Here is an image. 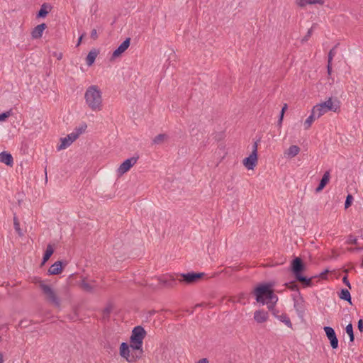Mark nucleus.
<instances>
[{
  "instance_id": "obj_36",
  "label": "nucleus",
  "mask_w": 363,
  "mask_h": 363,
  "mask_svg": "<svg viewBox=\"0 0 363 363\" xmlns=\"http://www.w3.org/2000/svg\"><path fill=\"white\" fill-rule=\"evenodd\" d=\"M315 26L313 25L307 32L306 35L303 37V38L302 39V42L304 43V42H306L308 40V39L310 38V37L312 35V33H313V30Z\"/></svg>"
},
{
  "instance_id": "obj_33",
  "label": "nucleus",
  "mask_w": 363,
  "mask_h": 363,
  "mask_svg": "<svg viewBox=\"0 0 363 363\" xmlns=\"http://www.w3.org/2000/svg\"><path fill=\"white\" fill-rule=\"evenodd\" d=\"M13 225H14V228H15L16 233L18 234V235L22 236L23 234L20 228V223L18 222V220L16 216L13 218Z\"/></svg>"
},
{
  "instance_id": "obj_43",
  "label": "nucleus",
  "mask_w": 363,
  "mask_h": 363,
  "mask_svg": "<svg viewBox=\"0 0 363 363\" xmlns=\"http://www.w3.org/2000/svg\"><path fill=\"white\" fill-rule=\"evenodd\" d=\"M357 327L360 332H363V320L362 319L359 320Z\"/></svg>"
},
{
  "instance_id": "obj_41",
  "label": "nucleus",
  "mask_w": 363,
  "mask_h": 363,
  "mask_svg": "<svg viewBox=\"0 0 363 363\" xmlns=\"http://www.w3.org/2000/svg\"><path fill=\"white\" fill-rule=\"evenodd\" d=\"M91 38L96 40L98 38L97 31L96 29H93L91 32Z\"/></svg>"
},
{
  "instance_id": "obj_25",
  "label": "nucleus",
  "mask_w": 363,
  "mask_h": 363,
  "mask_svg": "<svg viewBox=\"0 0 363 363\" xmlns=\"http://www.w3.org/2000/svg\"><path fill=\"white\" fill-rule=\"evenodd\" d=\"M97 57V52L96 50H91L86 58L87 65L91 66L95 61Z\"/></svg>"
},
{
  "instance_id": "obj_23",
  "label": "nucleus",
  "mask_w": 363,
  "mask_h": 363,
  "mask_svg": "<svg viewBox=\"0 0 363 363\" xmlns=\"http://www.w3.org/2000/svg\"><path fill=\"white\" fill-rule=\"evenodd\" d=\"M169 138V136L165 134H159L157 135L152 140V144L154 145H162L163 144L166 140H167Z\"/></svg>"
},
{
  "instance_id": "obj_28",
  "label": "nucleus",
  "mask_w": 363,
  "mask_h": 363,
  "mask_svg": "<svg viewBox=\"0 0 363 363\" xmlns=\"http://www.w3.org/2000/svg\"><path fill=\"white\" fill-rule=\"evenodd\" d=\"M339 296L341 299L348 301L349 303H352L351 302V295L350 291L346 289H342L340 291V294H339Z\"/></svg>"
},
{
  "instance_id": "obj_51",
  "label": "nucleus",
  "mask_w": 363,
  "mask_h": 363,
  "mask_svg": "<svg viewBox=\"0 0 363 363\" xmlns=\"http://www.w3.org/2000/svg\"><path fill=\"white\" fill-rule=\"evenodd\" d=\"M62 53H60V54L57 55V60H61V59H62Z\"/></svg>"
},
{
  "instance_id": "obj_22",
  "label": "nucleus",
  "mask_w": 363,
  "mask_h": 363,
  "mask_svg": "<svg viewBox=\"0 0 363 363\" xmlns=\"http://www.w3.org/2000/svg\"><path fill=\"white\" fill-rule=\"evenodd\" d=\"M159 283L164 286L172 288L176 285L175 279L171 278L169 279H165L162 277L158 279Z\"/></svg>"
},
{
  "instance_id": "obj_12",
  "label": "nucleus",
  "mask_w": 363,
  "mask_h": 363,
  "mask_svg": "<svg viewBox=\"0 0 363 363\" xmlns=\"http://www.w3.org/2000/svg\"><path fill=\"white\" fill-rule=\"evenodd\" d=\"M77 139V134L73 133L67 135V137L61 138V144L57 147L58 150H62L68 147L74 141Z\"/></svg>"
},
{
  "instance_id": "obj_20",
  "label": "nucleus",
  "mask_w": 363,
  "mask_h": 363,
  "mask_svg": "<svg viewBox=\"0 0 363 363\" xmlns=\"http://www.w3.org/2000/svg\"><path fill=\"white\" fill-rule=\"evenodd\" d=\"M296 4L300 7H304L306 4H320L323 5L324 4L323 0H297Z\"/></svg>"
},
{
  "instance_id": "obj_35",
  "label": "nucleus",
  "mask_w": 363,
  "mask_h": 363,
  "mask_svg": "<svg viewBox=\"0 0 363 363\" xmlns=\"http://www.w3.org/2000/svg\"><path fill=\"white\" fill-rule=\"evenodd\" d=\"M352 201H353V196L351 194H348L346 197V200L345 202V208H349L352 205Z\"/></svg>"
},
{
  "instance_id": "obj_40",
  "label": "nucleus",
  "mask_w": 363,
  "mask_h": 363,
  "mask_svg": "<svg viewBox=\"0 0 363 363\" xmlns=\"http://www.w3.org/2000/svg\"><path fill=\"white\" fill-rule=\"evenodd\" d=\"M342 281L343 283L347 286H348L350 289H351V284L347 279V276H345L343 278H342Z\"/></svg>"
},
{
  "instance_id": "obj_26",
  "label": "nucleus",
  "mask_w": 363,
  "mask_h": 363,
  "mask_svg": "<svg viewBox=\"0 0 363 363\" xmlns=\"http://www.w3.org/2000/svg\"><path fill=\"white\" fill-rule=\"evenodd\" d=\"M53 252H54V250H53L52 245H48L47 246L46 250H45L43 257V262H42L43 264H45L50 259V257L52 256Z\"/></svg>"
},
{
  "instance_id": "obj_48",
  "label": "nucleus",
  "mask_w": 363,
  "mask_h": 363,
  "mask_svg": "<svg viewBox=\"0 0 363 363\" xmlns=\"http://www.w3.org/2000/svg\"><path fill=\"white\" fill-rule=\"evenodd\" d=\"M196 363H208V360L206 358H203L199 360Z\"/></svg>"
},
{
  "instance_id": "obj_2",
  "label": "nucleus",
  "mask_w": 363,
  "mask_h": 363,
  "mask_svg": "<svg viewBox=\"0 0 363 363\" xmlns=\"http://www.w3.org/2000/svg\"><path fill=\"white\" fill-rule=\"evenodd\" d=\"M256 300L262 304H267L268 308L272 310L278 300V297L274 294L268 284L260 285L255 289Z\"/></svg>"
},
{
  "instance_id": "obj_37",
  "label": "nucleus",
  "mask_w": 363,
  "mask_h": 363,
  "mask_svg": "<svg viewBox=\"0 0 363 363\" xmlns=\"http://www.w3.org/2000/svg\"><path fill=\"white\" fill-rule=\"evenodd\" d=\"M347 243L357 245V238L356 237L353 236L352 235H350L348 236Z\"/></svg>"
},
{
  "instance_id": "obj_32",
  "label": "nucleus",
  "mask_w": 363,
  "mask_h": 363,
  "mask_svg": "<svg viewBox=\"0 0 363 363\" xmlns=\"http://www.w3.org/2000/svg\"><path fill=\"white\" fill-rule=\"evenodd\" d=\"M87 128V125L86 123L81 124L79 127H77L75 128V132H73L74 134H77V138L85 132L86 129Z\"/></svg>"
},
{
  "instance_id": "obj_27",
  "label": "nucleus",
  "mask_w": 363,
  "mask_h": 363,
  "mask_svg": "<svg viewBox=\"0 0 363 363\" xmlns=\"http://www.w3.org/2000/svg\"><path fill=\"white\" fill-rule=\"evenodd\" d=\"M315 118H318L317 114L314 113L313 111L312 110L311 114L305 121V129H308Z\"/></svg>"
},
{
  "instance_id": "obj_10",
  "label": "nucleus",
  "mask_w": 363,
  "mask_h": 363,
  "mask_svg": "<svg viewBox=\"0 0 363 363\" xmlns=\"http://www.w3.org/2000/svg\"><path fill=\"white\" fill-rule=\"evenodd\" d=\"M324 331L325 332L326 336L330 340V345L333 349H336L338 347V340L337 338L334 329L329 326H325L323 328Z\"/></svg>"
},
{
  "instance_id": "obj_1",
  "label": "nucleus",
  "mask_w": 363,
  "mask_h": 363,
  "mask_svg": "<svg viewBox=\"0 0 363 363\" xmlns=\"http://www.w3.org/2000/svg\"><path fill=\"white\" fill-rule=\"evenodd\" d=\"M86 104L93 111H99L102 109V93L96 85L89 86L84 94Z\"/></svg>"
},
{
  "instance_id": "obj_39",
  "label": "nucleus",
  "mask_w": 363,
  "mask_h": 363,
  "mask_svg": "<svg viewBox=\"0 0 363 363\" xmlns=\"http://www.w3.org/2000/svg\"><path fill=\"white\" fill-rule=\"evenodd\" d=\"M286 285L287 286V287L291 289L292 291L298 290V286L295 282H290V283L286 284Z\"/></svg>"
},
{
  "instance_id": "obj_42",
  "label": "nucleus",
  "mask_w": 363,
  "mask_h": 363,
  "mask_svg": "<svg viewBox=\"0 0 363 363\" xmlns=\"http://www.w3.org/2000/svg\"><path fill=\"white\" fill-rule=\"evenodd\" d=\"M294 307H295L296 310L298 312H302L303 311V308H302L301 305L300 303H298V302L294 303Z\"/></svg>"
},
{
  "instance_id": "obj_19",
  "label": "nucleus",
  "mask_w": 363,
  "mask_h": 363,
  "mask_svg": "<svg viewBox=\"0 0 363 363\" xmlns=\"http://www.w3.org/2000/svg\"><path fill=\"white\" fill-rule=\"evenodd\" d=\"M330 179V173L329 172H325L318 184L317 188L315 189L316 192L321 191L324 187L326 186V184L328 183Z\"/></svg>"
},
{
  "instance_id": "obj_21",
  "label": "nucleus",
  "mask_w": 363,
  "mask_h": 363,
  "mask_svg": "<svg viewBox=\"0 0 363 363\" xmlns=\"http://www.w3.org/2000/svg\"><path fill=\"white\" fill-rule=\"evenodd\" d=\"M300 147L297 145H291L287 150L286 155L288 157L292 158L296 156L300 152Z\"/></svg>"
},
{
  "instance_id": "obj_46",
  "label": "nucleus",
  "mask_w": 363,
  "mask_h": 363,
  "mask_svg": "<svg viewBox=\"0 0 363 363\" xmlns=\"http://www.w3.org/2000/svg\"><path fill=\"white\" fill-rule=\"evenodd\" d=\"M286 109H287V104H285L284 105V106L282 107V108H281V111L280 115H281V116H284V113H285V111H286Z\"/></svg>"
},
{
  "instance_id": "obj_3",
  "label": "nucleus",
  "mask_w": 363,
  "mask_h": 363,
  "mask_svg": "<svg viewBox=\"0 0 363 363\" xmlns=\"http://www.w3.org/2000/svg\"><path fill=\"white\" fill-rule=\"evenodd\" d=\"M145 335L146 332L143 327L136 326L133 328L130 338V347L133 352L136 350L138 353L143 354L142 346Z\"/></svg>"
},
{
  "instance_id": "obj_4",
  "label": "nucleus",
  "mask_w": 363,
  "mask_h": 363,
  "mask_svg": "<svg viewBox=\"0 0 363 363\" xmlns=\"http://www.w3.org/2000/svg\"><path fill=\"white\" fill-rule=\"evenodd\" d=\"M339 109L340 101L337 99L333 100L332 98H329L326 101L315 106L312 110L317 114V118H320L329 111L337 112Z\"/></svg>"
},
{
  "instance_id": "obj_9",
  "label": "nucleus",
  "mask_w": 363,
  "mask_h": 363,
  "mask_svg": "<svg viewBox=\"0 0 363 363\" xmlns=\"http://www.w3.org/2000/svg\"><path fill=\"white\" fill-rule=\"evenodd\" d=\"M305 269V264L300 257H295L291 264V270L294 275L297 277Z\"/></svg>"
},
{
  "instance_id": "obj_17",
  "label": "nucleus",
  "mask_w": 363,
  "mask_h": 363,
  "mask_svg": "<svg viewBox=\"0 0 363 363\" xmlns=\"http://www.w3.org/2000/svg\"><path fill=\"white\" fill-rule=\"evenodd\" d=\"M62 262L61 261H57L55 262L49 269L48 272L49 274L51 275H57L62 272Z\"/></svg>"
},
{
  "instance_id": "obj_50",
  "label": "nucleus",
  "mask_w": 363,
  "mask_h": 363,
  "mask_svg": "<svg viewBox=\"0 0 363 363\" xmlns=\"http://www.w3.org/2000/svg\"><path fill=\"white\" fill-rule=\"evenodd\" d=\"M82 38H83V35H81V36L79 37V40H78L77 45H79L80 44V43H81V41H82Z\"/></svg>"
},
{
  "instance_id": "obj_49",
  "label": "nucleus",
  "mask_w": 363,
  "mask_h": 363,
  "mask_svg": "<svg viewBox=\"0 0 363 363\" xmlns=\"http://www.w3.org/2000/svg\"><path fill=\"white\" fill-rule=\"evenodd\" d=\"M3 362H4L3 354H1V352H0V363H3Z\"/></svg>"
},
{
  "instance_id": "obj_24",
  "label": "nucleus",
  "mask_w": 363,
  "mask_h": 363,
  "mask_svg": "<svg viewBox=\"0 0 363 363\" xmlns=\"http://www.w3.org/2000/svg\"><path fill=\"white\" fill-rule=\"evenodd\" d=\"M296 280L302 283L304 286H311L312 285V280L311 278H307L301 274L296 277Z\"/></svg>"
},
{
  "instance_id": "obj_7",
  "label": "nucleus",
  "mask_w": 363,
  "mask_h": 363,
  "mask_svg": "<svg viewBox=\"0 0 363 363\" xmlns=\"http://www.w3.org/2000/svg\"><path fill=\"white\" fill-rule=\"evenodd\" d=\"M205 274L201 273H196V272H188L186 274H180L177 275V279L180 282H184L186 284H192L197 282L201 278L204 277Z\"/></svg>"
},
{
  "instance_id": "obj_31",
  "label": "nucleus",
  "mask_w": 363,
  "mask_h": 363,
  "mask_svg": "<svg viewBox=\"0 0 363 363\" xmlns=\"http://www.w3.org/2000/svg\"><path fill=\"white\" fill-rule=\"evenodd\" d=\"M345 330H346V333L348 334V335L350 336V342H353L354 340V332H353V327H352V325L351 323L348 324L347 326H346V328H345Z\"/></svg>"
},
{
  "instance_id": "obj_11",
  "label": "nucleus",
  "mask_w": 363,
  "mask_h": 363,
  "mask_svg": "<svg viewBox=\"0 0 363 363\" xmlns=\"http://www.w3.org/2000/svg\"><path fill=\"white\" fill-rule=\"evenodd\" d=\"M138 157H130L125 160L118 168V173L122 175L127 172L137 162Z\"/></svg>"
},
{
  "instance_id": "obj_16",
  "label": "nucleus",
  "mask_w": 363,
  "mask_h": 363,
  "mask_svg": "<svg viewBox=\"0 0 363 363\" xmlns=\"http://www.w3.org/2000/svg\"><path fill=\"white\" fill-rule=\"evenodd\" d=\"M0 162L8 166H12L13 164V159L10 153L2 152L0 153Z\"/></svg>"
},
{
  "instance_id": "obj_14",
  "label": "nucleus",
  "mask_w": 363,
  "mask_h": 363,
  "mask_svg": "<svg viewBox=\"0 0 363 363\" xmlns=\"http://www.w3.org/2000/svg\"><path fill=\"white\" fill-rule=\"evenodd\" d=\"M45 23H41L35 27L31 33L32 38L38 39L42 37L43 30L46 28Z\"/></svg>"
},
{
  "instance_id": "obj_30",
  "label": "nucleus",
  "mask_w": 363,
  "mask_h": 363,
  "mask_svg": "<svg viewBox=\"0 0 363 363\" xmlns=\"http://www.w3.org/2000/svg\"><path fill=\"white\" fill-rule=\"evenodd\" d=\"M339 45V44L337 43V45H335L328 52V64L330 63H332V61H333V57L335 56V55L337 54V46Z\"/></svg>"
},
{
  "instance_id": "obj_47",
  "label": "nucleus",
  "mask_w": 363,
  "mask_h": 363,
  "mask_svg": "<svg viewBox=\"0 0 363 363\" xmlns=\"http://www.w3.org/2000/svg\"><path fill=\"white\" fill-rule=\"evenodd\" d=\"M283 118H284V116H281V115H280V116H279V120H278V121H277V125H278V126L281 127V123H282V121H283Z\"/></svg>"
},
{
  "instance_id": "obj_8",
  "label": "nucleus",
  "mask_w": 363,
  "mask_h": 363,
  "mask_svg": "<svg viewBox=\"0 0 363 363\" xmlns=\"http://www.w3.org/2000/svg\"><path fill=\"white\" fill-rule=\"evenodd\" d=\"M257 160V142L253 145V150L249 157L243 160V164L248 169H253L255 167Z\"/></svg>"
},
{
  "instance_id": "obj_5",
  "label": "nucleus",
  "mask_w": 363,
  "mask_h": 363,
  "mask_svg": "<svg viewBox=\"0 0 363 363\" xmlns=\"http://www.w3.org/2000/svg\"><path fill=\"white\" fill-rule=\"evenodd\" d=\"M38 283L47 301L56 307H60V300L55 291L49 285L45 284L42 280H40Z\"/></svg>"
},
{
  "instance_id": "obj_6",
  "label": "nucleus",
  "mask_w": 363,
  "mask_h": 363,
  "mask_svg": "<svg viewBox=\"0 0 363 363\" xmlns=\"http://www.w3.org/2000/svg\"><path fill=\"white\" fill-rule=\"evenodd\" d=\"M120 354L128 362H133L140 358L143 354L138 353L136 350L133 352L130 345L126 342H123L120 346Z\"/></svg>"
},
{
  "instance_id": "obj_18",
  "label": "nucleus",
  "mask_w": 363,
  "mask_h": 363,
  "mask_svg": "<svg viewBox=\"0 0 363 363\" xmlns=\"http://www.w3.org/2000/svg\"><path fill=\"white\" fill-rule=\"evenodd\" d=\"M51 9L52 6L49 4H43L37 13V18H45L48 15V13L51 11Z\"/></svg>"
},
{
  "instance_id": "obj_15",
  "label": "nucleus",
  "mask_w": 363,
  "mask_h": 363,
  "mask_svg": "<svg viewBox=\"0 0 363 363\" xmlns=\"http://www.w3.org/2000/svg\"><path fill=\"white\" fill-rule=\"evenodd\" d=\"M254 319L259 323H264L268 319V313L264 311H256L254 313Z\"/></svg>"
},
{
  "instance_id": "obj_29",
  "label": "nucleus",
  "mask_w": 363,
  "mask_h": 363,
  "mask_svg": "<svg viewBox=\"0 0 363 363\" xmlns=\"http://www.w3.org/2000/svg\"><path fill=\"white\" fill-rule=\"evenodd\" d=\"M80 287L86 292H92L94 290V286L86 281L85 280H83L82 283L80 284Z\"/></svg>"
},
{
  "instance_id": "obj_34",
  "label": "nucleus",
  "mask_w": 363,
  "mask_h": 363,
  "mask_svg": "<svg viewBox=\"0 0 363 363\" xmlns=\"http://www.w3.org/2000/svg\"><path fill=\"white\" fill-rule=\"evenodd\" d=\"M278 318L281 322L284 323L289 328H292V323L289 318L287 317L286 315L282 314L279 315Z\"/></svg>"
},
{
  "instance_id": "obj_44",
  "label": "nucleus",
  "mask_w": 363,
  "mask_h": 363,
  "mask_svg": "<svg viewBox=\"0 0 363 363\" xmlns=\"http://www.w3.org/2000/svg\"><path fill=\"white\" fill-rule=\"evenodd\" d=\"M363 250L362 247H350V248H348V250L350 252H357V251H359V250Z\"/></svg>"
},
{
  "instance_id": "obj_53",
  "label": "nucleus",
  "mask_w": 363,
  "mask_h": 363,
  "mask_svg": "<svg viewBox=\"0 0 363 363\" xmlns=\"http://www.w3.org/2000/svg\"><path fill=\"white\" fill-rule=\"evenodd\" d=\"M238 302H240V303H242V297H240V298L238 299Z\"/></svg>"
},
{
  "instance_id": "obj_52",
  "label": "nucleus",
  "mask_w": 363,
  "mask_h": 363,
  "mask_svg": "<svg viewBox=\"0 0 363 363\" xmlns=\"http://www.w3.org/2000/svg\"><path fill=\"white\" fill-rule=\"evenodd\" d=\"M325 273H321V274H320L321 277H325Z\"/></svg>"
},
{
  "instance_id": "obj_13",
  "label": "nucleus",
  "mask_w": 363,
  "mask_h": 363,
  "mask_svg": "<svg viewBox=\"0 0 363 363\" xmlns=\"http://www.w3.org/2000/svg\"><path fill=\"white\" fill-rule=\"evenodd\" d=\"M130 44V38H128L113 51L112 58L120 57L128 48Z\"/></svg>"
},
{
  "instance_id": "obj_45",
  "label": "nucleus",
  "mask_w": 363,
  "mask_h": 363,
  "mask_svg": "<svg viewBox=\"0 0 363 363\" xmlns=\"http://www.w3.org/2000/svg\"><path fill=\"white\" fill-rule=\"evenodd\" d=\"M327 71H328V75H330L332 73V63H330V64L328 63Z\"/></svg>"
},
{
  "instance_id": "obj_38",
  "label": "nucleus",
  "mask_w": 363,
  "mask_h": 363,
  "mask_svg": "<svg viewBox=\"0 0 363 363\" xmlns=\"http://www.w3.org/2000/svg\"><path fill=\"white\" fill-rule=\"evenodd\" d=\"M11 116V111L0 113V121H5Z\"/></svg>"
}]
</instances>
